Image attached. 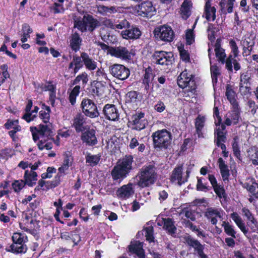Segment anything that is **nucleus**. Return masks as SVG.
Wrapping results in <instances>:
<instances>
[{
  "label": "nucleus",
  "instance_id": "f257e3e1",
  "mask_svg": "<svg viewBox=\"0 0 258 258\" xmlns=\"http://www.w3.org/2000/svg\"><path fill=\"white\" fill-rule=\"evenodd\" d=\"M133 157L125 156L118 160L116 165L112 169L111 174L113 180L122 181L133 169Z\"/></svg>",
  "mask_w": 258,
  "mask_h": 258
},
{
  "label": "nucleus",
  "instance_id": "f03ea898",
  "mask_svg": "<svg viewBox=\"0 0 258 258\" xmlns=\"http://www.w3.org/2000/svg\"><path fill=\"white\" fill-rule=\"evenodd\" d=\"M137 185L144 188L149 186L154 183L156 179V173L154 166L150 165L144 166L138 173Z\"/></svg>",
  "mask_w": 258,
  "mask_h": 258
},
{
  "label": "nucleus",
  "instance_id": "7ed1b4c3",
  "mask_svg": "<svg viewBox=\"0 0 258 258\" xmlns=\"http://www.w3.org/2000/svg\"><path fill=\"white\" fill-rule=\"evenodd\" d=\"M37 129L38 135L40 136V140L37 144L39 149L42 150L44 148L47 150L52 149V142L49 141H54V139L52 138L53 133L50 126L48 125L40 124Z\"/></svg>",
  "mask_w": 258,
  "mask_h": 258
},
{
  "label": "nucleus",
  "instance_id": "20e7f679",
  "mask_svg": "<svg viewBox=\"0 0 258 258\" xmlns=\"http://www.w3.org/2000/svg\"><path fill=\"white\" fill-rule=\"evenodd\" d=\"M191 75H188L186 71L182 72L178 77L177 83L179 87L183 89V92L184 94V97L189 96V93L191 95L195 94L196 89V84L195 80L190 77Z\"/></svg>",
  "mask_w": 258,
  "mask_h": 258
},
{
  "label": "nucleus",
  "instance_id": "39448f33",
  "mask_svg": "<svg viewBox=\"0 0 258 258\" xmlns=\"http://www.w3.org/2000/svg\"><path fill=\"white\" fill-rule=\"evenodd\" d=\"M152 137L155 148L160 149H167L172 140L171 133L166 129L155 132L152 134Z\"/></svg>",
  "mask_w": 258,
  "mask_h": 258
},
{
  "label": "nucleus",
  "instance_id": "423d86ee",
  "mask_svg": "<svg viewBox=\"0 0 258 258\" xmlns=\"http://www.w3.org/2000/svg\"><path fill=\"white\" fill-rule=\"evenodd\" d=\"M214 47L216 56L218 60L223 64L225 63L226 68L229 71L232 72V60L233 59V55L232 54L229 55L227 58L225 59L226 55L225 50L221 47V40L219 39H217Z\"/></svg>",
  "mask_w": 258,
  "mask_h": 258
},
{
  "label": "nucleus",
  "instance_id": "0eeeda50",
  "mask_svg": "<svg viewBox=\"0 0 258 258\" xmlns=\"http://www.w3.org/2000/svg\"><path fill=\"white\" fill-rule=\"evenodd\" d=\"M154 63L162 66H168L172 63L174 60L173 54L171 52L156 51L152 55Z\"/></svg>",
  "mask_w": 258,
  "mask_h": 258
},
{
  "label": "nucleus",
  "instance_id": "6e6552de",
  "mask_svg": "<svg viewBox=\"0 0 258 258\" xmlns=\"http://www.w3.org/2000/svg\"><path fill=\"white\" fill-rule=\"evenodd\" d=\"M154 33L156 38L165 42L172 41L174 37L172 28L167 25L157 27L155 29Z\"/></svg>",
  "mask_w": 258,
  "mask_h": 258
},
{
  "label": "nucleus",
  "instance_id": "1a4fd4ad",
  "mask_svg": "<svg viewBox=\"0 0 258 258\" xmlns=\"http://www.w3.org/2000/svg\"><path fill=\"white\" fill-rule=\"evenodd\" d=\"M81 108L85 115L91 118L98 117L99 115L97 106L91 99H83L81 103Z\"/></svg>",
  "mask_w": 258,
  "mask_h": 258
},
{
  "label": "nucleus",
  "instance_id": "9d476101",
  "mask_svg": "<svg viewBox=\"0 0 258 258\" xmlns=\"http://www.w3.org/2000/svg\"><path fill=\"white\" fill-rule=\"evenodd\" d=\"M110 74L115 78L120 80L126 79L130 75V71L124 66L119 64H115L109 68Z\"/></svg>",
  "mask_w": 258,
  "mask_h": 258
},
{
  "label": "nucleus",
  "instance_id": "9b49d317",
  "mask_svg": "<svg viewBox=\"0 0 258 258\" xmlns=\"http://www.w3.org/2000/svg\"><path fill=\"white\" fill-rule=\"evenodd\" d=\"M224 212L221 209L215 208H209L205 213V216L212 225H216L218 222V218L223 219Z\"/></svg>",
  "mask_w": 258,
  "mask_h": 258
},
{
  "label": "nucleus",
  "instance_id": "f8f14e48",
  "mask_svg": "<svg viewBox=\"0 0 258 258\" xmlns=\"http://www.w3.org/2000/svg\"><path fill=\"white\" fill-rule=\"evenodd\" d=\"M109 54L113 56L122 60H129L131 58V53L125 47H111Z\"/></svg>",
  "mask_w": 258,
  "mask_h": 258
},
{
  "label": "nucleus",
  "instance_id": "ddd939ff",
  "mask_svg": "<svg viewBox=\"0 0 258 258\" xmlns=\"http://www.w3.org/2000/svg\"><path fill=\"white\" fill-rule=\"evenodd\" d=\"M121 36L123 39L129 40H136L140 38L141 35V31L135 26L131 25L121 32Z\"/></svg>",
  "mask_w": 258,
  "mask_h": 258
},
{
  "label": "nucleus",
  "instance_id": "4468645a",
  "mask_svg": "<svg viewBox=\"0 0 258 258\" xmlns=\"http://www.w3.org/2000/svg\"><path fill=\"white\" fill-rule=\"evenodd\" d=\"M155 12V8L150 1L144 2L139 5L138 13L143 17H151Z\"/></svg>",
  "mask_w": 258,
  "mask_h": 258
},
{
  "label": "nucleus",
  "instance_id": "2eb2a0df",
  "mask_svg": "<svg viewBox=\"0 0 258 258\" xmlns=\"http://www.w3.org/2000/svg\"><path fill=\"white\" fill-rule=\"evenodd\" d=\"M103 113L107 119L115 121L119 118L117 109L113 104H106L103 109Z\"/></svg>",
  "mask_w": 258,
  "mask_h": 258
},
{
  "label": "nucleus",
  "instance_id": "dca6fc26",
  "mask_svg": "<svg viewBox=\"0 0 258 258\" xmlns=\"http://www.w3.org/2000/svg\"><path fill=\"white\" fill-rule=\"evenodd\" d=\"M135 190L133 183L123 185L116 191V195L119 199H126L133 196Z\"/></svg>",
  "mask_w": 258,
  "mask_h": 258
},
{
  "label": "nucleus",
  "instance_id": "f3484780",
  "mask_svg": "<svg viewBox=\"0 0 258 258\" xmlns=\"http://www.w3.org/2000/svg\"><path fill=\"white\" fill-rule=\"evenodd\" d=\"M128 248L129 252L136 254L139 258H146L142 242L139 241H131Z\"/></svg>",
  "mask_w": 258,
  "mask_h": 258
},
{
  "label": "nucleus",
  "instance_id": "a211bd4d",
  "mask_svg": "<svg viewBox=\"0 0 258 258\" xmlns=\"http://www.w3.org/2000/svg\"><path fill=\"white\" fill-rule=\"evenodd\" d=\"M81 139L82 142L88 146H94L97 143L95 131L93 129L83 132Z\"/></svg>",
  "mask_w": 258,
  "mask_h": 258
},
{
  "label": "nucleus",
  "instance_id": "6ab92c4d",
  "mask_svg": "<svg viewBox=\"0 0 258 258\" xmlns=\"http://www.w3.org/2000/svg\"><path fill=\"white\" fill-rule=\"evenodd\" d=\"M132 119L134 125L133 128L136 130L140 131L145 128L148 123L145 118V114L142 112L134 115Z\"/></svg>",
  "mask_w": 258,
  "mask_h": 258
},
{
  "label": "nucleus",
  "instance_id": "aec40b11",
  "mask_svg": "<svg viewBox=\"0 0 258 258\" xmlns=\"http://www.w3.org/2000/svg\"><path fill=\"white\" fill-rule=\"evenodd\" d=\"M182 173V165H179L176 167L172 171L170 177V180L172 182L177 183L179 185H181L187 181L186 178H183Z\"/></svg>",
  "mask_w": 258,
  "mask_h": 258
},
{
  "label": "nucleus",
  "instance_id": "412c9836",
  "mask_svg": "<svg viewBox=\"0 0 258 258\" xmlns=\"http://www.w3.org/2000/svg\"><path fill=\"white\" fill-rule=\"evenodd\" d=\"M85 118L81 113H78L74 118L73 125L77 133L83 132L87 130V126L85 125Z\"/></svg>",
  "mask_w": 258,
  "mask_h": 258
},
{
  "label": "nucleus",
  "instance_id": "4be33fe9",
  "mask_svg": "<svg viewBox=\"0 0 258 258\" xmlns=\"http://www.w3.org/2000/svg\"><path fill=\"white\" fill-rule=\"evenodd\" d=\"M184 243H185L190 247L194 248L195 250L198 252L202 249H204V246L198 240L194 238L189 235H185L183 237Z\"/></svg>",
  "mask_w": 258,
  "mask_h": 258
},
{
  "label": "nucleus",
  "instance_id": "5701e85b",
  "mask_svg": "<svg viewBox=\"0 0 258 258\" xmlns=\"http://www.w3.org/2000/svg\"><path fill=\"white\" fill-rule=\"evenodd\" d=\"M241 44L242 46V54L244 56H247L249 55L252 50L253 47L254 45L255 42L250 38L242 40L241 41Z\"/></svg>",
  "mask_w": 258,
  "mask_h": 258
},
{
  "label": "nucleus",
  "instance_id": "b1692460",
  "mask_svg": "<svg viewBox=\"0 0 258 258\" xmlns=\"http://www.w3.org/2000/svg\"><path fill=\"white\" fill-rule=\"evenodd\" d=\"M82 41L80 35L77 32L73 33L70 38V46L73 51L77 52L80 49Z\"/></svg>",
  "mask_w": 258,
  "mask_h": 258
},
{
  "label": "nucleus",
  "instance_id": "393cba45",
  "mask_svg": "<svg viewBox=\"0 0 258 258\" xmlns=\"http://www.w3.org/2000/svg\"><path fill=\"white\" fill-rule=\"evenodd\" d=\"M216 8L211 6L210 2L209 1L206 2L203 15L206 20L208 21H214L216 19Z\"/></svg>",
  "mask_w": 258,
  "mask_h": 258
},
{
  "label": "nucleus",
  "instance_id": "a878e982",
  "mask_svg": "<svg viewBox=\"0 0 258 258\" xmlns=\"http://www.w3.org/2000/svg\"><path fill=\"white\" fill-rule=\"evenodd\" d=\"M84 20H85L86 22L87 31L90 32H92L96 28L100 26L99 22L92 15H84Z\"/></svg>",
  "mask_w": 258,
  "mask_h": 258
},
{
  "label": "nucleus",
  "instance_id": "bb28decb",
  "mask_svg": "<svg viewBox=\"0 0 258 258\" xmlns=\"http://www.w3.org/2000/svg\"><path fill=\"white\" fill-rule=\"evenodd\" d=\"M163 229L166 230L169 234L175 236L177 228L174 225V221L169 218L163 219Z\"/></svg>",
  "mask_w": 258,
  "mask_h": 258
},
{
  "label": "nucleus",
  "instance_id": "cd10ccee",
  "mask_svg": "<svg viewBox=\"0 0 258 258\" xmlns=\"http://www.w3.org/2000/svg\"><path fill=\"white\" fill-rule=\"evenodd\" d=\"M230 216L240 230L246 235L248 233V229L246 228L241 217L236 212L231 213Z\"/></svg>",
  "mask_w": 258,
  "mask_h": 258
},
{
  "label": "nucleus",
  "instance_id": "c85d7f7f",
  "mask_svg": "<svg viewBox=\"0 0 258 258\" xmlns=\"http://www.w3.org/2000/svg\"><path fill=\"white\" fill-rule=\"evenodd\" d=\"M191 6L192 4L190 0H184L180 8V15L182 19L186 20L190 16Z\"/></svg>",
  "mask_w": 258,
  "mask_h": 258
},
{
  "label": "nucleus",
  "instance_id": "c756f323",
  "mask_svg": "<svg viewBox=\"0 0 258 258\" xmlns=\"http://www.w3.org/2000/svg\"><path fill=\"white\" fill-rule=\"evenodd\" d=\"M81 56L83 63L86 69L90 71H93L96 69L97 62L90 57L87 53L85 52H82Z\"/></svg>",
  "mask_w": 258,
  "mask_h": 258
},
{
  "label": "nucleus",
  "instance_id": "7c9ffc66",
  "mask_svg": "<svg viewBox=\"0 0 258 258\" xmlns=\"http://www.w3.org/2000/svg\"><path fill=\"white\" fill-rule=\"evenodd\" d=\"M235 0H221L219 3L220 10L224 14L231 13L233 12L234 2Z\"/></svg>",
  "mask_w": 258,
  "mask_h": 258
},
{
  "label": "nucleus",
  "instance_id": "2f4dec72",
  "mask_svg": "<svg viewBox=\"0 0 258 258\" xmlns=\"http://www.w3.org/2000/svg\"><path fill=\"white\" fill-rule=\"evenodd\" d=\"M218 163L220 173L223 181H228L230 176L229 170L228 166L225 163L224 161L222 158L218 159Z\"/></svg>",
  "mask_w": 258,
  "mask_h": 258
},
{
  "label": "nucleus",
  "instance_id": "473e14b6",
  "mask_svg": "<svg viewBox=\"0 0 258 258\" xmlns=\"http://www.w3.org/2000/svg\"><path fill=\"white\" fill-rule=\"evenodd\" d=\"M225 95L232 106L239 105L235 98L236 93L230 84L226 86Z\"/></svg>",
  "mask_w": 258,
  "mask_h": 258
},
{
  "label": "nucleus",
  "instance_id": "72a5a7b5",
  "mask_svg": "<svg viewBox=\"0 0 258 258\" xmlns=\"http://www.w3.org/2000/svg\"><path fill=\"white\" fill-rule=\"evenodd\" d=\"M37 174L34 171L26 170L24 175L25 182L29 186H32L37 180Z\"/></svg>",
  "mask_w": 258,
  "mask_h": 258
},
{
  "label": "nucleus",
  "instance_id": "f704fd0d",
  "mask_svg": "<svg viewBox=\"0 0 258 258\" xmlns=\"http://www.w3.org/2000/svg\"><path fill=\"white\" fill-rule=\"evenodd\" d=\"M97 9L98 13L103 16H109L117 11L116 7L114 6L109 7L104 5H99L97 6Z\"/></svg>",
  "mask_w": 258,
  "mask_h": 258
},
{
  "label": "nucleus",
  "instance_id": "c9c22d12",
  "mask_svg": "<svg viewBox=\"0 0 258 258\" xmlns=\"http://www.w3.org/2000/svg\"><path fill=\"white\" fill-rule=\"evenodd\" d=\"M7 251L14 253H25L27 251V247L24 243L21 244H12L9 248H6Z\"/></svg>",
  "mask_w": 258,
  "mask_h": 258
},
{
  "label": "nucleus",
  "instance_id": "e433bc0d",
  "mask_svg": "<svg viewBox=\"0 0 258 258\" xmlns=\"http://www.w3.org/2000/svg\"><path fill=\"white\" fill-rule=\"evenodd\" d=\"M205 122V118L204 116H199L196 119L195 127L196 128L197 134L199 138H203L202 129L203 128Z\"/></svg>",
  "mask_w": 258,
  "mask_h": 258
},
{
  "label": "nucleus",
  "instance_id": "4c0bfd02",
  "mask_svg": "<svg viewBox=\"0 0 258 258\" xmlns=\"http://www.w3.org/2000/svg\"><path fill=\"white\" fill-rule=\"evenodd\" d=\"M33 103L31 100H29L28 103L25 108V113L22 116V118L25 119L28 122L33 120L36 117V114H32L31 113V108L32 107Z\"/></svg>",
  "mask_w": 258,
  "mask_h": 258
},
{
  "label": "nucleus",
  "instance_id": "58836bf2",
  "mask_svg": "<svg viewBox=\"0 0 258 258\" xmlns=\"http://www.w3.org/2000/svg\"><path fill=\"white\" fill-rule=\"evenodd\" d=\"M86 162L89 166L93 167L96 166L100 160L99 155H92L89 153H87L85 157Z\"/></svg>",
  "mask_w": 258,
  "mask_h": 258
},
{
  "label": "nucleus",
  "instance_id": "ea45409f",
  "mask_svg": "<svg viewBox=\"0 0 258 258\" xmlns=\"http://www.w3.org/2000/svg\"><path fill=\"white\" fill-rule=\"evenodd\" d=\"M50 108L49 106L43 104L42 105V110L39 112L40 118L44 123H47L50 118Z\"/></svg>",
  "mask_w": 258,
  "mask_h": 258
},
{
  "label": "nucleus",
  "instance_id": "a19ab883",
  "mask_svg": "<svg viewBox=\"0 0 258 258\" xmlns=\"http://www.w3.org/2000/svg\"><path fill=\"white\" fill-rule=\"evenodd\" d=\"M229 116L233 121V124H236L238 123L240 119V108L239 105H235V106H232V110L230 112Z\"/></svg>",
  "mask_w": 258,
  "mask_h": 258
},
{
  "label": "nucleus",
  "instance_id": "79ce46f5",
  "mask_svg": "<svg viewBox=\"0 0 258 258\" xmlns=\"http://www.w3.org/2000/svg\"><path fill=\"white\" fill-rule=\"evenodd\" d=\"M139 94L137 91H132L128 92L125 96L126 104H134L139 100Z\"/></svg>",
  "mask_w": 258,
  "mask_h": 258
},
{
  "label": "nucleus",
  "instance_id": "37998d69",
  "mask_svg": "<svg viewBox=\"0 0 258 258\" xmlns=\"http://www.w3.org/2000/svg\"><path fill=\"white\" fill-rule=\"evenodd\" d=\"M81 87L79 85H76L71 91L69 95V101L72 105H74L76 101V97L80 93Z\"/></svg>",
  "mask_w": 258,
  "mask_h": 258
},
{
  "label": "nucleus",
  "instance_id": "c03bdc74",
  "mask_svg": "<svg viewBox=\"0 0 258 258\" xmlns=\"http://www.w3.org/2000/svg\"><path fill=\"white\" fill-rule=\"evenodd\" d=\"M222 226L224 228L225 232L229 236L235 238L236 232L234 230L232 226L229 224L228 222L223 221L222 224Z\"/></svg>",
  "mask_w": 258,
  "mask_h": 258
},
{
  "label": "nucleus",
  "instance_id": "a18cd8bd",
  "mask_svg": "<svg viewBox=\"0 0 258 258\" xmlns=\"http://www.w3.org/2000/svg\"><path fill=\"white\" fill-rule=\"evenodd\" d=\"M130 24L129 22L125 19L117 21L114 23V30L115 31L122 29L125 30L129 26Z\"/></svg>",
  "mask_w": 258,
  "mask_h": 258
},
{
  "label": "nucleus",
  "instance_id": "49530a36",
  "mask_svg": "<svg viewBox=\"0 0 258 258\" xmlns=\"http://www.w3.org/2000/svg\"><path fill=\"white\" fill-rule=\"evenodd\" d=\"M81 81L82 82L83 85H85L88 81V75L86 73H83L82 74L78 75L73 81L72 83L73 85H77Z\"/></svg>",
  "mask_w": 258,
  "mask_h": 258
},
{
  "label": "nucleus",
  "instance_id": "de8ad7c7",
  "mask_svg": "<svg viewBox=\"0 0 258 258\" xmlns=\"http://www.w3.org/2000/svg\"><path fill=\"white\" fill-rule=\"evenodd\" d=\"M215 134V136H216V144H218L222 142H225L226 140V137L224 132L220 130V126L216 129Z\"/></svg>",
  "mask_w": 258,
  "mask_h": 258
},
{
  "label": "nucleus",
  "instance_id": "09e8293b",
  "mask_svg": "<svg viewBox=\"0 0 258 258\" xmlns=\"http://www.w3.org/2000/svg\"><path fill=\"white\" fill-rule=\"evenodd\" d=\"M246 106L248 111L252 115H254L256 113L258 109V105L254 100L251 99H249L247 101Z\"/></svg>",
  "mask_w": 258,
  "mask_h": 258
},
{
  "label": "nucleus",
  "instance_id": "8fccbe9b",
  "mask_svg": "<svg viewBox=\"0 0 258 258\" xmlns=\"http://www.w3.org/2000/svg\"><path fill=\"white\" fill-rule=\"evenodd\" d=\"M246 188L251 193L255 198L258 199V184L255 182L251 184H247Z\"/></svg>",
  "mask_w": 258,
  "mask_h": 258
},
{
  "label": "nucleus",
  "instance_id": "3c124183",
  "mask_svg": "<svg viewBox=\"0 0 258 258\" xmlns=\"http://www.w3.org/2000/svg\"><path fill=\"white\" fill-rule=\"evenodd\" d=\"M74 27L77 28L82 32H85L87 31V27L86 26V22L84 20V17L82 20H76L74 22Z\"/></svg>",
  "mask_w": 258,
  "mask_h": 258
},
{
  "label": "nucleus",
  "instance_id": "603ef678",
  "mask_svg": "<svg viewBox=\"0 0 258 258\" xmlns=\"http://www.w3.org/2000/svg\"><path fill=\"white\" fill-rule=\"evenodd\" d=\"M241 211L248 221L252 222L253 224H255V218L249 209L244 207L242 209Z\"/></svg>",
  "mask_w": 258,
  "mask_h": 258
},
{
  "label": "nucleus",
  "instance_id": "864d4df0",
  "mask_svg": "<svg viewBox=\"0 0 258 258\" xmlns=\"http://www.w3.org/2000/svg\"><path fill=\"white\" fill-rule=\"evenodd\" d=\"M232 146L234 156L238 158L240 156V150L238 146V138L237 136L233 138Z\"/></svg>",
  "mask_w": 258,
  "mask_h": 258
},
{
  "label": "nucleus",
  "instance_id": "5fc2aeb1",
  "mask_svg": "<svg viewBox=\"0 0 258 258\" xmlns=\"http://www.w3.org/2000/svg\"><path fill=\"white\" fill-rule=\"evenodd\" d=\"M229 45L231 48V53L233 54V57L236 58L238 55L239 50L235 41L233 39H231L229 41Z\"/></svg>",
  "mask_w": 258,
  "mask_h": 258
},
{
  "label": "nucleus",
  "instance_id": "6e6d98bb",
  "mask_svg": "<svg viewBox=\"0 0 258 258\" xmlns=\"http://www.w3.org/2000/svg\"><path fill=\"white\" fill-rule=\"evenodd\" d=\"M147 240L150 242L154 241L153 228L152 227H147L144 229Z\"/></svg>",
  "mask_w": 258,
  "mask_h": 258
},
{
  "label": "nucleus",
  "instance_id": "4d7b16f0",
  "mask_svg": "<svg viewBox=\"0 0 258 258\" xmlns=\"http://www.w3.org/2000/svg\"><path fill=\"white\" fill-rule=\"evenodd\" d=\"M60 175L58 174L55 177V178L53 180L51 181H47L46 185L47 189L54 188L55 187L57 186L60 183Z\"/></svg>",
  "mask_w": 258,
  "mask_h": 258
},
{
  "label": "nucleus",
  "instance_id": "13d9d810",
  "mask_svg": "<svg viewBox=\"0 0 258 258\" xmlns=\"http://www.w3.org/2000/svg\"><path fill=\"white\" fill-rule=\"evenodd\" d=\"M26 184L23 180H16L12 184V186L16 192L20 191Z\"/></svg>",
  "mask_w": 258,
  "mask_h": 258
},
{
  "label": "nucleus",
  "instance_id": "bf43d9fd",
  "mask_svg": "<svg viewBox=\"0 0 258 258\" xmlns=\"http://www.w3.org/2000/svg\"><path fill=\"white\" fill-rule=\"evenodd\" d=\"M13 244H21L24 243L23 237L20 233H15L12 236Z\"/></svg>",
  "mask_w": 258,
  "mask_h": 258
},
{
  "label": "nucleus",
  "instance_id": "052dcab7",
  "mask_svg": "<svg viewBox=\"0 0 258 258\" xmlns=\"http://www.w3.org/2000/svg\"><path fill=\"white\" fill-rule=\"evenodd\" d=\"M203 178H198L197 184V189L198 190L207 191L209 190L205 183L203 182ZM205 180V179H204Z\"/></svg>",
  "mask_w": 258,
  "mask_h": 258
},
{
  "label": "nucleus",
  "instance_id": "680f3d73",
  "mask_svg": "<svg viewBox=\"0 0 258 258\" xmlns=\"http://www.w3.org/2000/svg\"><path fill=\"white\" fill-rule=\"evenodd\" d=\"M154 77V75L152 72V70L150 68H148L145 70V73L144 76L143 81H152Z\"/></svg>",
  "mask_w": 258,
  "mask_h": 258
},
{
  "label": "nucleus",
  "instance_id": "e2e57ef3",
  "mask_svg": "<svg viewBox=\"0 0 258 258\" xmlns=\"http://www.w3.org/2000/svg\"><path fill=\"white\" fill-rule=\"evenodd\" d=\"M179 52H180V56L181 59L184 61L185 62H189L190 61V57H189V54L187 51L185 50L184 49H179Z\"/></svg>",
  "mask_w": 258,
  "mask_h": 258
},
{
  "label": "nucleus",
  "instance_id": "0e129e2a",
  "mask_svg": "<svg viewBox=\"0 0 258 258\" xmlns=\"http://www.w3.org/2000/svg\"><path fill=\"white\" fill-rule=\"evenodd\" d=\"M213 188L215 192L219 197L222 198L225 197V192L223 186L217 184L216 185V186H214Z\"/></svg>",
  "mask_w": 258,
  "mask_h": 258
},
{
  "label": "nucleus",
  "instance_id": "69168bd1",
  "mask_svg": "<svg viewBox=\"0 0 258 258\" xmlns=\"http://www.w3.org/2000/svg\"><path fill=\"white\" fill-rule=\"evenodd\" d=\"M239 91L242 96H247L251 94V88L250 87L240 85Z\"/></svg>",
  "mask_w": 258,
  "mask_h": 258
},
{
  "label": "nucleus",
  "instance_id": "338daca9",
  "mask_svg": "<svg viewBox=\"0 0 258 258\" xmlns=\"http://www.w3.org/2000/svg\"><path fill=\"white\" fill-rule=\"evenodd\" d=\"M183 212L184 213V215L187 218L190 219L191 221L196 220V216L194 210L191 209L183 210Z\"/></svg>",
  "mask_w": 258,
  "mask_h": 258
},
{
  "label": "nucleus",
  "instance_id": "774afa93",
  "mask_svg": "<svg viewBox=\"0 0 258 258\" xmlns=\"http://www.w3.org/2000/svg\"><path fill=\"white\" fill-rule=\"evenodd\" d=\"M114 23L111 19L105 18L102 21V24L106 27L114 30Z\"/></svg>",
  "mask_w": 258,
  "mask_h": 258
}]
</instances>
